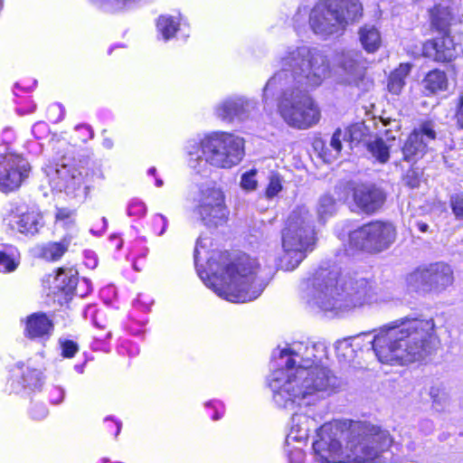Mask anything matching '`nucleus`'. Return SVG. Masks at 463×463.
Listing matches in <instances>:
<instances>
[{"label":"nucleus","instance_id":"1","mask_svg":"<svg viewBox=\"0 0 463 463\" xmlns=\"http://www.w3.org/2000/svg\"><path fill=\"white\" fill-rule=\"evenodd\" d=\"M279 65L280 70L264 87V101L280 91L278 112L284 122L297 129L312 128L320 119V109L307 91L331 77L329 59L316 48L290 46L279 56Z\"/></svg>","mask_w":463,"mask_h":463},{"label":"nucleus","instance_id":"2","mask_svg":"<svg viewBox=\"0 0 463 463\" xmlns=\"http://www.w3.org/2000/svg\"><path fill=\"white\" fill-rule=\"evenodd\" d=\"M326 355L322 344L296 342L279 350L277 364L269 377L273 401L280 408L294 411L330 394L337 378L318 364Z\"/></svg>","mask_w":463,"mask_h":463},{"label":"nucleus","instance_id":"3","mask_svg":"<svg viewBox=\"0 0 463 463\" xmlns=\"http://www.w3.org/2000/svg\"><path fill=\"white\" fill-rule=\"evenodd\" d=\"M355 353L373 350L378 361L402 365L429 356L437 340L432 318L405 317L373 333L349 337Z\"/></svg>","mask_w":463,"mask_h":463},{"label":"nucleus","instance_id":"4","mask_svg":"<svg viewBox=\"0 0 463 463\" xmlns=\"http://www.w3.org/2000/svg\"><path fill=\"white\" fill-rule=\"evenodd\" d=\"M312 301L325 312L334 315L381 301L372 281L357 275L322 272L315 279Z\"/></svg>","mask_w":463,"mask_h":463},{"label":"nucleus","instance_id":"5","mask_svg":"<svg viewBox=\"0 0 463 463\" xmlns=\"http://www.w3.org/2000/svg\"><path fill=\"white\" fill-rule=\"evenodd\" d=\"M208 264L210 274L198 271L199 276L208 288L230 302L254 300L267 285L257 260L248 255L238 257L221 270L214 268L217 263L213 258Z\"/></svg>","mask_w":463,"mask_h":463},{"label":"nucleus","instance_id":"6","mask_svg":"<svg viewBox=\"0 0 463 463\" xmlns=\"http://www.w3.org/2000/svg\"><path fill=\"white\" fill-rule=\"evenodd\" d=\"M243 139L230 133H213L186 144L189 166L196 173L205 172L207 165L232 168L243 157Z\"/></svg>","mask_w":463,"mask_h":463},{"label":"nucleus","instance_id":"7","mask_svg":"<svg viewBox=\"0 0 463 463\" xmlns=\"http://www.w3.org/2000/svg\"><path fill=\"white\" fill-rule=\"evenodd\" d=\"M317 232L310 211L302 206L294 210L281 232L282 253L278 265L284 270L295 269L315 249Z\"/></svg>","mask_w":463,"mask_h":463},{"label":"nucleus","instance_id":"8","mask_svg":"<svg viewBox=\"0 0 463 463\" xmlns=\"http://www.w3.org/2000/svg\"><path fill=\"white\" fill-rule=\"evenodd\" d=\"M362 11L358 0H321L309 12V26L314 33L326 38L342 32Z\"/></svg>","mask_w":463,"mask_h":463},{"label":"nucleus","instance_id":"9","mask_svg":"<svg viewBox=\"0 0 463 463\" xmlns=\"http://www.w3.org/2000/svg\"><path fill=\"white\" fill-rule=\"evenodd\" d=\"M45 172L52 190L74 197H87L95 184L104 179L102 167L96 163L88 166L50 165Z\"/></svg>","mask_w":463,"mask_h":463},{"label":"nucleus","instance_id":"10","mask_svg":"<svg viewBox=\"0 0 463 463\" xmlns=\"http://www.w3.org/2000/svg\"><path fill=\"white\" fill-rule=\"evenodd\" d=\"M187 200L194 203V213L207 226H218L228 219L224 193L214 184L200 185Z\"/></svg>","mask_w":463,"mask_h":463},{"label":"nucleus","instance_id":"11","mask_svg":"<svg viewBox=\"0 0 463 463\" xmlns=\"http://www.w3.org/2000/svg\"><path fill=\"white\" fill-rule=\"evenodd\" d=\"M396 229L389 222L375 221L364 224L349 235L350 244L359 250L382 252L395 241Z\"/></svg>","mask_w":463,"mask_h":463},{"label":"nucleus","instance_id":"12","mask_svg":"<svg viewBox=\"0 0 463 463\" xmlns=\"http://www.w3.org/2000/svg\"><path fill=\"white\" fill-rule=\"evenodd\" d=\"M406 281L413 288L422 287L435 292H442L454 282L452 268L445 262L430 263L420 267L407 276Z\"/></svg>","mask_w":463,"mask_h":463},{"label":"nucleus","instance_id":"13","mask_svg":"<svg viewBox=\"0 0 463 463\" xmlns=\"http://www.w3.org/2000/svg\"><path fill=\"white\" fill-rule=\"evenodd\" d=\"M31 167L28 161L8 147L0 150V190L10 193L18 189L28 177Z\"/></svg>","mask_w":463,"mask_h":463},{"label":"nucleus","instance_id":"14","mask_svg":"<svg viewBox=\"0 0 463 463\" xmlns=\"http://www.w3.org/2000/svg\"><path fill=\"white\" fill-rule=\"evenodd\" d=\"M336 81L341 84L357 85L364 78L365 67L362 56L354 51L335 54Z\"/></svg>","mask_w":463,"mask_h":463},{"label":"nucleus","instance_id":"15","mask_svg":"<svg viewBox=\"0 0 463 463\" xmlns=\"http://www.w3.org/2000/svg\"><path fill=\"white\" fill-rule=\"evenodd\" d=\"M436 131L432 122H424L414 129L405 140L402 148L403 159L414 163L423 156L430 141L436 138Z\"/></svg>","mask_w":463,"mask_h":463},{"label":"nucleus","instance_id":"16","mask_svg":"<svg viewBox=\"0 0 463 463\" xmlns=\"http://www.w3.org/2000/svg\"><path fill=\"white\" fill-rule=\"evenodd\" d=\"M422 52L424 56L439 62H449L458 55L456 43L447 33L425 43Z\"/></svg>","mask_w":463,"mask_h":463},{"label":"nucleus","instance_id":"17","mask_svg":"<svg viewBox=\"0 0 463 463\" xmlns=\"http://www.w3.org/2000/svg\"><path fill=\"white\" fill-rule=\"evenodd\" d=\"M353 197L357 207L367 213L377 211L385 200V195L381 189L366 184L355 186Z\"/></svg>","mask_w":463,"mask_h":463},{"label":"nucleus","instance_id":"18","mask_svg":"<svg viewBox=\"0 0 463 463\" xmlns=\"http://www.w3.org/2000/svg\"><path fill=\"white\" fill-rule=\"evenodd\" d=\"M10 226L25 235H35L43 227L42 213L36 209L18 211L12 215Z\"/></svg>","mask_w":463,"mask_h":463},{"label":"nucleus","instance_id":"19","mask_svg":"<svg viewBox=\"0 0 463 463\" xmlns=\"http://www.w3.org/2000/svg\"><path fill=\"white\" fill-rule=\"evenodd\" d=\"M255 108V103L241 97L231 98L220 103L216 109V115L223 120L240 119L248 117L250 109Z\"/></svg>","mask_w":463,"mask_h":463},{"label":"nucleus","instance_id":"20","mask_svg":"<svg viewBox=\"0 0 463 463\" xmlns=\"http://www.w3.org/2000/svg\"><path fill=\"white\" fill-rule=\"evenodd\" d=\"M317 428L314 419L309 418L306 413L294 412L291 418V425L286 438V445L289 447L292 443L305 442L312 430Z\"/></svg>","mask_w":463,"mask_h":463},{"label":"nucleus","instance_id":"21","mask_svg":"<svg viewBox=\"0 0 463 463\" xmlns=\"http://www.w3.org/2000/svg\"><path fill=\"white\" fill-rule=\"evenodd\" d=\"M52 330V324L46 315L34 313L26 319L25 333L30 338L44 337Z\"/></svg>","mask_w":463,"mask_h":463},{"label":"nucleus","instance_id":"22","mask_svg":"<svg viewBox=\"0 0 463 463\" xmlns=\"http://www.w3.org/2000/svg\"><path fill=\"white\" fill-rule=\"evenodd\" d=\"M56 287L66 294L75 293L83 296L78 289V271L73 268H61L55 277Z\"/></svg>","mask_w":463,"mask_h":463},{"label":"nucleus","instance_id":"23","mask_svg":"<svg viewBox=\"0 0 463 463\" xmlns=\"http://www.w3.org/2000/svg\"><path fill=\"white\" fill-rule=\"evenodd\" d=\"M422 87L428 95L446 90L448 88L446 73L439 70L430 71L422 80Z\"/></svg>","mask_w":463,"mask_h":463},{"label":"nucleus","instance_id":"24","mask_svg":"<svg viewBox=\"0 0 463 463\" xmlns=\"http://www.w3.org/2000/svg\"><path fill=\"white\" fill-rule=\"evenodd\" d=\"M359 39L367 52H376L382 43L379 31L372 25H364L360 29Z\"/></svg>","mask_w":463,"mask_h":463},{"label":"nucleus","instance_id":"25","mask_svg":"<svg viewBox=\"0 0 463 463\" xmlns=\"http://www.w3.org/2000/svg\"><path fill=\"white\" fill-rule=\"evenodd\" d=\"M411 69L410 63H402L391 73L388 80V90L391 93L399 95L402 92Z\"/></svg>","mask_w":463,"mask_h":463},{"label":"nucleus","instance_id":"26","mask_svg":"<svg viewBox=\"0 0 463 463\" xmlns=\"http://www.w3.org/2000/svg\"><path fill=\"white\" fill-rule=\"evenodd\" d=\"M72 235H66L61 241L47 243L42 250V255L45 260L55 261L63 256L68 250Z\"/></svg>","mask_w":463,"mask_h":463},{"label":"nucleus","instance_id":"27","mask_svg":"<svg viewBox=\"0 0 463 463\" xmlns=\"http://www.w3.org/2000/svg\"><path fill=\"white\" fill-rule=\"evenodd\" d=\"M430 16L432 24L440 31H445L453 19L452 12L447 1L436 5L430 11Z\"/></svg>","mask_w":463,"mask_h":463},{"label":"nucleus","instance_id":"28","mask_svg":"<svg viewBox=\"0 0 463 463\" xmlns=\"http://www.w3.org/2000/svg\"><path fill=\"white\" fill-rule=\"evenodd\" d=\"M18 266L16 250L11 245H0V271L12 272Z\"/></svg>","mask_w":463,"mask_h":463},{"label":"nucleus","instance_id":"29","mask_svg":"<svg viewBox=\"0 0 463 463\" xmlns=\"http://www.w3.org/2000/svg\"><path fill=\"white\" fill-rule=\"evenodd\" d=\"M157 31L162 37L167 41L171 39L179 27L177 18L170 15H161L156 23Z\"/></svg>","mask_w":463,"mask_h":463},{"label":"nucleus","instance_id":"30","mask_svg":"<svg viewBox=\"0 0 463 463\" xmlns=\"http://www.w3.org/2000/svg\"><path fill=\"white\" fill-rule=\"evenodd\" d=\"M432 408L439 412L444 411L449 405V397L444 388L432 386L430 390Z\"/></svg>","mask_w":463,"mask_h":463},{"label":"nucleus","instance_id":"31","mask_svg":"<svg viewBox=\"0 0 463 463\" xmlns=\"http://www.w3.org/2000/svg\"><path fill=\"white\" fill-rule=\"evenodd\" d=\"M337 358L343 362H352L356 356L355 349L349 337L339 340L335 345Z\"/></svg>","mask_w":463,"mask_h":463},{"label":"nucleus","instance_id":"32","mask_svg":"<svg viewBox=\"0 0 463 463\" xmlns=\"http://www.w3.org/2000/svg\"><path fill=\"white\" fill-rule=\"evenodd\" d=\"M55 222L57 225L72 232L76 228L75 212L68 208H57Z\"/></svg>","mask_w":463,"mask_h":463},{"label":"nucleus","instance_id":"33","mask_svg":"<svg viewBox=\"0 0 463 463\" xmlns=\"http://www.w3.org/2000/svg\"><path fill=\"white\" fill-rule=\"evenodd\" d=\"M368 150L372 156L380 163L384 164L389 160V147L381 138H375L368 143Z\"/></svg>","mask_w":463,"mask_h":463},{"label":"nucleus","instance_id":"34","mask_svg":"<svg viewBox=\"0 0 463 463\" xmlns=\"http://www.w3.org/2000/svg\"><path fill=\"white\" fill-rule=\"evenodd\" d=\"M335 211V202L330 195H323L320 197L317 205V214L321 220L331 216Z\"/></svg>","mask_w":463,"mask_h":463},{"label":"nucleus","instance_id":"35","mask_svg":"<svg viewBox=\"0 0 463 463\" xmlns=\"http://www.w3.org/2000/svg\"><path fill=\"white\" fill-rule=\"evenodd\" d=\"M283 189V178L277 173H272L269 176V184L265 190V196L268 199L276 197Z\"/></svg>","mask_w":463,"mask_h":463},{"label":"nucleus","instance_id":"36","mask_svg":"<svg viewBox=\"0 0 463 463\" xmlns=\"http://www.w3.org/2000/svg\"><path fill=\"white\" fill-rule=\"evenodd\" d=\"M286 451L289 463H306L312 460V452L307 456L300 448L295 447L294 443L289 447L286 445Z\"/></svg>","mask_w":463,"mask_h":463},{"label":"nucleus","instance_id":"37","mask_svg":"<svg viewBox=\"0 0 463 463\" xmlns=\"http://www.w3.org/2000/svg\"><path fill=\"white\" fill-rule=\"evenodd\" d=\"M342 141H347L346 135H345L343 133V130L338 128L334 132V134L331 137V140H330V144H329V146H330L329 157L330 158L335 159L339 156V154L342 150Z\"/></svg>","mask_w":463,"mask_h":463},{"label":"nucleus","instance_id":"38","mask_svg":"<svg viewBox=\"0 0 463 463\" xmlns=\"http://www.w3.org/2000/svg\"><path fill=\"white\" fill-rule=\"evenodd\" d=\"M257 170L250 169L241 175L240 185L246 192L255 191L258 187Z\"/></svg>","mask_w":463,"mask_h":463},{"label":"nucleus","instance_id":"39","mask_svg":"<svg viewBox=\"0 0 463 463\" xmlns=\"http://www.w3.org/2000/svg\"><path fill=\"white\" fill-rule=\"evenodd\" d=\"M364 128L363 124H354L345 129L343 133L346 135L347 141H360L364 136Z\"/></svg>","mask_w":463,"mask_h":463},{"label":"nucleus","instance_id":"40","mask_svg":"<svg viewBox=\"0 0 463 463\" xmlns=\"http://www.w3.org/2000/svg\"><path fill=\"white\" fill-rule=\"evenodd\" d=\"M146 213V204L138 200V199H133L128 203V213L129 216H135V217H143Z\"/></svg>","mask_w":463,"mask_h":463},{"label":"nucleus","instance_id":"41","mask_svg":"<svg viewBox=\"0 0 463 463\" xmlns=\"http://www.w3.org/2000/svg\"><path fill=\"white\" fill-rule=\"evenodd\" d=\"M404 183L411 187H417L420 184V173L418 169L415 168H410L405 175L403 176Z\"/></svg>","mask_w":463,"mask_h":463},{"label":"nucleus","instance_id":"42","mask_svg":"<svg viewBox=\"0 0 463 463\" xmlns=\"http://www.w3.org/2000/svg\"><path fill=\"white\" fill-rule=\"evenodd\" d=\"M61 351L64 357L71 358L78 352V345L73 341L66 340L61 343Z\"/></svg>","mask_w":463,"mask_h":463},{"label":"nucleus","instance_id":"43","mask_svg":"<svg viewBox=\"0 0 463 463\" xmlns=\"http://www.w3.org/2000/svg\"><path fill=\"white\" fill-rule=\"evenodd\" d=\"M452 210L458 218H463V194H456L451 198Z\"/></svg>","mask_w":463,"mask_h":463},{"label":"nucleus","instance_id":"44","mask_svg":"<svg viewBox=\"0 0 463 463\" xmlns=\"http://www.w3.org/2000/svg\"><path fill=\"white\" fill-rule=\"evenodd\" d=\"M40 373L36 370H33L30 373L29 375L24 376V383L30 388H38L40 387Z\"/></svg>","mask_w":463,"mask_h":463},{"label":"nucleus","instance_id":"45","mask_svg":"<svg viewBox=\"0 0 463 463\" xmlns=\"http://www.w3.org/2000/svg\"><path fill=\"white\" fill-rule=\"evenodd\" d=\"M64 390L60 387H53L50 392V400L53 404H58L63 401Z\"/></svg>","mask_w":463,"mask_h":463},{"label":"nucleus","instance_id":"46","mask_svg":"<svg viewBox=\"0 0 463 463\" xmlns=\"http://www.w3.org/2000/svg\"><path fill=\"white\" fill-rule=\"evenodd\" d=\"M31 414H32L33 418H34L36 420H42L47 416L48 410L43 405H35L32 409Z\"/></svg>","mask_w":463,"mask_h":463},{"label":"nucleus","instance_id":"47","mask_svg":"<svg viewBox=\"0 0 463 463\" xmlns=\"http://www.w3.org/2000/svg\"><path fill=\"white\" fill-rule=\"evenodd\" d=\"M32 131L36 137L40 138L48 132V127L43 122H38L33 125Z\"/></svg>","mask_w":463,"mask_h":463},{"label":"nucleus","instance_id":"48","mask_svg":"<svg viewBox=\"0 0 463 463\" xmlns=\"http://www.w3.org/2000/svg\"><path fill=\"white\" fill-rule=\"evenodd\" d=\"M154 222L162 224L161 230L159 232H157V235L158 236L163 235L167 228V225H168V221H167L166 217L162 214H157L154 218Z\"/></svg>","mask_w":463,"mask_h":463},{"label":"nucleus","instance_id":"49","mask_svg":"<svg viewBox=\"0 0 463 463\" xmlns=\"http://www.w3.org/2000/svg\"><path fill=\"white\" fill-rule=\"evenodd\" d=\"M307 14V9L306 7L299 8L298 13L296 14L294 17V21L296 24L302 22H305L306 15Z\"/></svg>","mask_w":463,"mask_h":463},{"label":"nucleus","instance_id":"50","mask_svg":"<svg viewBox=\"0 0 463 463\" xmlns=\"http://www.w3.org/2000/svg\"><path fill=\"white\" fill-rule=\"evenodd\" d=\"M77 129L80 131H83L84 134V140L90 139L93 137V132L91 128L89 126H79L77 127Z\"/></svg>","mask_w":463,"mask_h":463},{"label":"nucleus","instance_id":"51","mask_svg":"<svg viewBox=\"0 0 463 463\" xmlns=\"http://www.w3.org/2000/svg\"><path fill=\"white\" fill-rule=\"evenodd\" d=\"M4 141L10 143L14 139V132L11 128H5L3 132Z\"/></svg>","mask_w":463,"mask_h":463},{"label":"nucleus","instance_id":"52","mask_svg":"<svg viewBox=\"0 0 463 463\" xmlns=\"http://www.w3.org/2000/svg\"><path fill=\"white\" fill-rule=\"evenodd\" d=\"M205 245L203 244V239L199 238L196 241L195 249H194V261L197 263L199 260V248H203Z\"/></svg>","mask_w":463,"mask_h":463},{"label":"nucleus","instance_id":"53","mask_svg":"<svg viewBox=\"0 0 463 463\" xmlns=\"http://www.w3.org/2000/svg\"><path fill=\"white\" fill-rule=\"evenodd\" d=\"M456 113H461L463 115V94L459 98L458 104L457 106Z\"/></svg>","mask_w":463,"mask_h":463},{"label":"nucleus","instance_id":"54","mask_svg":"<svg viewBox=\"0 0 463 463\" xmlns=\"http://www.w3.org/2000/svg\"><path fill=\"white\" fill-rule=\"evenodd\" d=\"M102 144H103V146L108 148V149H110L113 146L112 139L108 138V137L103 139Z\"/></svg>","mask_w":463,"mask_h":463},{"label":"nucleus","instance_id":"55","mask_svg":"<svg viewBox=\"0 0 463 463\" xmlns=\"http://www.w3.org/2000/svg\"><path fill=\"white\" fill-rule=\"evenodd\" d=\"M457 124L463 129V115L461 113H456Z\"/></svg>","mask_w":463,"mask_h":463},{"label":"nucleus","instance_id":"56","mask_svg":"<svg viewBox=\"0 0 463 463\" xmlns=\"http://www.w3.org/2000/svg\"><path fill=\"white\" fill-rule=\"evenodd\" d=\"M417 227L421 232H426L429 229V225L424 222H418Z\"/></svg>","mask_w":463,"mask_h":463},{"label":"nucleus","instance_id":"57","mask_svg":"<svg viewBox=\"0 0 463 463\" xmlns=\"http://www.w3.org/2000/svg\"><path fill=\"white\" fill-rule=\"evenodd\" d=\"M421 424H422V425H425V426H426V428L428 429V430H429L430 432V431H432V430H433V424H432V422H431V421H430V420H424V421H422V423H421Z\"/></svg>","mask_w":463,"mask_h":463},{"label":"nucleus","instance_id":"58","mask_svg":"<svg viewBox=\"0 0 463 463\" xmlns=\"http://www.w3.org/2000/svg\"><path fill=\"white\" fill-rule=\"evenodd\" d=\"M163 184H164V183H163V180H162V179H160V178H156V185L157 187H161V186L163 185Z\"/></svg>","mask_w":463,"mask_h":463},{"label":"nucleus","instance_id":"59","mask_svg":"<svg viewBox=\"0 0 463 463\" xmlns=\"http://www.w3.org/2000/svg\"><path fill=\"white\" fill-rule=\"evenodd\" d=\"M156 167H151V168L148 169L147 174L151 175H154L156 174Z\"/></svg>","mask_w":463,"mask_h":463},{"label":"nucleus","instance_id":"60","mask_svg":"<svg viewBox=\"0 0 463 463\" xmlns=\"http://www.w3.org/2000/svg\"><path fill=\"white\" fill-rule=\"evenodd\" d=\"M116 427H117V431H116V435H118L120 430H121V423L120 422H116Z\"/></svg>","mask_w":463,"mask_h":463},{"label":"nucleus","instance_id":"61","mask_svg":"<svg viewBox=\"0 0 463 463\" xmlns=\"http://www.w3.org/2000/svg\"><path fill=\"white\" fill-rule=\"evenodd\" d=\"M51 109H53V110H56V109L61 110V108H60V106H58V105H53V106H52V107H51Z\"/></svg>","mask_w":463,"mask_h":463},{"label":"nucleus","instance_id":"62","mask_svg":"<svg viewBox=\"0 0 463 463\" xmlns=\"http://www.w3.org/2000/svg\"><path fill=\"white\" fill-rule=\"evenodd\" d=\"M80 284H84L86 286L89 285V281L86 279H83L81 281H80Z\"/></svg>","mask_w":463,"mask_h":463},{"label":"nucleus","instance_id":"63","mask_svg":"<svg viewBox=\"0 0 463 463\" xmlns=\"http://www.w3.org/2000/svg\"><path fill=\"white\" fill-rule=\"evenodd\" d=\"M221 418V416L219 415V413H215L214 416H213V420H217Z\"/></svg>","mask_w":463,"mask_h":463},{"label":"nucleus","instance_id":"64","mask_svg":"<svg viewBox=\"0 0 463 463\" xmlns=\"http://www.w3.org/2000/svg\"><path fill=\"white\" fill-rule=\"evenodd\" d=\"M102 222H103L104 226L106 227L107 226V219L105 217L102 218Z\"/></svg>","mask_w":463,"mask_h":463}]
</instances>
